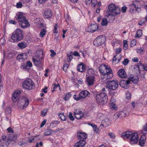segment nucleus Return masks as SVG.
Instances as JSON below:
<instances>
[{"label":"nucleus","mask_w":147,"mask_h":147,"mask_svg":"<svg viewBox=\"0 0 147 147\" xmlns=\"http://www.w3.org/2000/svg\"><path fill=\"white\" fill-rule=\"evenodd\" d=\"M121 137L124 139L129 138L130 143L132 144L136 143L139 140L138 133H133L131 131H127L122 133Z\"/></svg>","instance_id":"nucleus-1"},{"label":"nucleus","mask_w":147,"mask_h":147,"mask_svg":"<svg viewBox=\"0 0 147 147\" xmlns=\"http://www.w3.org/2000/svg\"><path fill=\"white\" fill-rule=\"evenodd\" d=\"M100 73L104 76L103 78L109 79L113 76L112 70L108 66L102 64L98 68Z\"/></svg>","instance_id":"nucleus-2"},{"label":"nucleus","mask_w":147,"mask_h":147,"mask_svg":"<svg viewBox=\"0 0 147 147\" xmlns=\"http://www.w3.org/2000/svg\"><path fill=\"white\" fill-rule=\"evenodd\" d=\"M17 19L20 22L19 25L21 28H25L30 26V24L23 13H19L17 15Z\"/></svg>","instance_id":"nucleus-3"},{"label":"nucleus","mask_w":147,"mask_h":147,"mask_svg":"<svg viewBox=\"0 0 147 147\" xmlns=\"http://www.w3.org/2000/svg\"><path fill=\"white\" fill-rule=\"evenodd\" d=\"M120 12V10L119 7L116 6L114 4H110L108 7V9L107 10L106 15L107 16H116L119 14Z\"/></svg>","instance_id":"nucleus-4"},{"label":"nucleus","mask_w":147,"mask_h":147,"mask_svg":"<svg viewBox=\"0 0 147 147\" xmlns=\"http://www.w3.org/2000/svg\"><path fill=\"white\" fill-rule=\"evenodd\" d=\"M44 57L43 51L39 50L36 52L35 56L32 58L33 61L34 65L37 66H39L41 65V60Z\"/></svg>","instance_id":"nucleus-5"},{"label":"nucleus","mask_w":147,"mask_h":147,"mask_svg":"<svg viewBox=\"0 0 147 147\" xmlns=\"http://www.w3.org/2000/svg\"><path fill=\"white\" fill-rule=\"evenodd\" d=\"M23 37L22 31L20 29H17L12 33L11 38L13 42H15L22 40Z\"/></svg>","instance_id":"nucleus-6"},{"label":"nucleus","mask_w":147,"mask_h":147,"mask_svg":"<svg viewBox=\"0 0 147 147\" xmlns=\"http://www.w3.org/2000/svg\"><path fill=\"white\" fill-rule=\"evenodd\" d=\"M96 99L100 104H103L107 102L108 97L105 92H100L96 94Z\"/></svg>","instance_id":"nucleus-7"},{"label":"nucleus","mask_w":147,"mask_h":147,"mask_svg":"<svg viewBox=\"0 0 147 147\" xmlns=\"http://www.w3.org/2000/svg\"><path fill=\"white\" fill-rule=\"evenodd\" d=\"M29 100L26 97H21L18 102L17 106L20 109L26 108L28 105Z\"/></svg>","instance_id":"nucleus-8"},{"label":"nucleus","mask_w":147,"mask_h":147,"mask_svg":"<svg viewBox=\"0 0 147 147\" xmlns=\"http://www.w3.org/2000/svg\"><path fill=\"white\" fill-rule=\"evenodd\" d=\"M23 88L28 90H32L35 88L34 82L30 79H28L24 81L22 84Z\"/></svg>","instance_id":"nucleus-9"},{"label":"nucleus","mask_w":147,"mask_h":147,"mask_svg":"<svg viewBox=\"0 0 147 147\" xmlns=\"http://www.w3.org/2000/svg\"><path fill=\"white\" fill-rule=\"evenodd\" d=\"M118 82L117 80L108 81L107 84V86L109 89L113 90H116L118 87Z\"/></svg>","instance_id":"nucleus-10"},{"label":"nucleus","mask_w":147,"mask_h":147,"mask_svg":"<svg viewBox=\"0 0 147 147\" xmlns=\"http://www.w3.org/2000/svg\"><path fill=\"white\" fill-rule=\"evenodd\" d=\"M141 132L144 136H141L139 142V144L140 145L142 146L145 143L146 138L144 135L147 134V123L144 126L143 129L141 130Z\"/></svg>","instance_id":"nucleus-11"},{"label":"nucleus","mask_w":147,"mask_h":147,"mask_svg":"<svg viewBox=\"0 0 147 147\" xmlns=\"http://www.w3.org/2000/svg\"><path fill=\"white\" fill-rule=\"evenodd\" d=\"M105 40V37L102 36H98L94 41L93 44L96 46H99L104 43Z\"/></svg>","instance_id":"nucleus-12"},{"label":"nucleus","mask_w":147,"mask_h":147,"mask_svg":"<svg viewBox=\"0 0 147 147\" xmlns=\"http://www.w3.org/2000/svg\"><path fill=\"white\" fill-rule=\"evenodd\" d=\"M74 115L76 119H79L83 117L84 115L82 111L79 109H77L74 110Z\"/></svg>","instance_id":"nucleus-13"},{"label":"nucleus","mask_w":147,"mask_h":147,"mask_svg":"<svg viewBox=\"0 0 147 147\" xmlns=\"http://www.w3.org/2000/svg\"><path fill=\"white\" fill-rule=\"evenodd\" d=\"M22 92V91L21 90H18L14 92L12 97V99L13 102H16L18 100H19V99L21 98H19V96Z\"/></svg>","instance_id":"nucleus-14"},{"label":"nucleus","mask_w":147,"mask_h":147,"mask_svg":"<svg viewBox=\"0 0 147 147\" xmlns=\"http://www.w3.org/2000/svg\"><path fill=\"white\" fill-rule=\"evenodd\" d=\"M129 80H122L119 83L120 86L124 88H128V85L129 84Z\"/></svg>","instance_id":"nucleus-15"},{"label":"nucleus","mask_w":147,"mask_h":147,"mask_svg":"<svg viewBox=\"0 0 147 147\" xmlns=\"http://www.w3.org/2000/svg\"><path fill=\"white\" fill-rule=\"evenodd\" d=\"M95 77L93 76H89L86 78V82L89 86L93 85L94 84Z\"/></svg>","instance_id":"nucleus-16"},{"label":"nucleus","mask_w":147,"mask_h":147,"mask_svg":"<svg viewBox=\"0 0 147 147\" xmlns=\"http://www.w3.org/2000/svg\"><path fill=\"white\" fill-rule=\"evenodd\" d=\"M98 28V26L96 24H91L88 26L87 31L89 32H94L96 31Z\"/></svg>","instance_id":"nucleus-17"},{"label":"nucleus","mask_w":147,"mask_h":147,"mask_svg":"<svg viewBox=\"0 0 147 147\" xmlns=\"http://www.w3.org/2000/svg\"><path fill=\"white\" fill-rule=\"evenodd\" d=\"M77 137L79 139H81V140L85 141V140L87 138V134L85 132H78L77 133Z\"/></svg>","instance_id":"nucleus-18"},{"label":"nucleus","mask_w":147,"mask_h":147,"mask_svg":"<svg viewBox=\"0 0 147 147\" xmlns=\"http://www.w3.org/2000/svg\"><path fill=\"white\" fill-rule=\"evenodd\" d=\"M28 57L27 54L26 53L20 54L17 57V59L19 61H22L26 59Z\"/></svg>","instance_id":"nucleus-19"},{"label":"nucleus","mask_w":147,"mask_h":147,"mask_svg":"<svg viewBox=\"0 0 147 147\" xmlns=\"http://www.w3.org/2000/svg\"><path fill=\"white\" fill-rule=\"evenodd\" d=\"M111 123V121L109 120L108 118L104 119L102 122V124L100 125L106 127L108 126Z\"/></svg>","instance_id":"nucleus-20"},{"label":"nucleus","mask_w":147,"mask_h":147,"mask_svg":"<svg viewBox=\"0 0 147 147\" xmlns=\"http://www.w3.org/2000/svg\"><path fill=\"white\" fill-rule=\"evenodd\" d=\"M136 67L137 69H138L139 73H140V71H143L144 70L147 71V67H144L143 65L140 63H138Z\"/></svg>","instance_id":"nucleus-21"},{"label":"nucleus","mask_w":147,"mask_h":147,"mask_svg":"<svg viewBox=\"0 0 147 147\" xmlns=\"http://www.w3.org/2000/svg\"><path fill=\"white\" fill-rule=\"evenodd\" d=\"M89 92L86 90H84L81 92L79 94V98L81 99L86 98L89 94Z\"/></svg>","instance_id":"nucleus-22"},{"label":"nucleus","mask_w":147,"mask_h":147,"mask_svg":"<svg viewBox=\"0 0 147 147\" xmlns=\"http://www.w3.org/2000/svg\"><path fill=\"white\" fill-rule=\"evenodd\" d=\"M85 144V141L80 140L75 144L74 147H84Z\"/></svg>","instance_id":"nucleus-23"},{"label":"nucleus","mask_w":147,"mask_h":147,"mask_svg":"<svg viewBox=\"0 0 147 147\" xmlns=\"http://www.w3.org/2000/svg\"><path fill=\"white\" fill-rule=\"evenodd\" d=\"M77 69L78 71L82 72H84L86 70L84 64L82 63L77 66Z\"/></svg>","instance_id":"nucleus-24"},{"label":"nucleus","mask_w":147,"mask_h":147,"mask_svg":"<svg viewBox=\"0 0 147 147\" xmlns=\"http://www.w3.org/2000/svg\"><path fill=\"white\" fill-rule=\"evenodd\" d=\"M118 76L121 78H125L126 76V74L123 69H121L119 70L118 72Z\"/></svg>","instance_id":"nucleus-25"},{"label":"nucleus","mask_w":147,"mask_h":147,"mask_svg":"<svg viewBox=\"0 0 147 147\" xmlns=\"http://www.w3.org/2000/svg\"><path fill=\"white\" fill-rule=\"evenodd\" d=\"M115 101V100L114 99V98L113 97H112L111 99V104L110 107L111 108L114 110H116L117 109V106H116L115 104L113 103Z\"/></svg>","instance_id":"nucleus-26"},{"label":"nucleus","mask_w":147,"mask_h":147,"mask_svg":"<svg viewBox=\"0 0 147 147\" xmlns=\"http://www.w3.org/2000/svg\"><path fill=\"white\" fill-rule=\"evenodd\" d=\"M128 80H129V83L132 81L134 84L137 83L138 81V78L137 76L130 77Z\"/></svg>","instance_id":"nucleus-27"},{"label":"nucleus","mask_w":147,"mask_h":147,"mask_svg":"<svg viewBox=\"0 0 147 147\" xmlns=\"http://www.w3.org/2000/svg\"><path fill=\"white\" fill-rule=\"evenodd\" d=\"M15 56L14 54L13 53H8L7 55H4V59L6 58L7 59H11L13 58Z\"/></svg>","instance_id":"nucleus-28"},{"label":"nucleus","mask_w":147,"mask_h":147,"mask_svg":"<svg viewBox=\"0 0 147 147\" xmlns=\"http://www.w3.org/2000/svg\"><path fill=\"white\" fill-rule=\"evenodd\" d=\"M44 15L46 18H49L51 17L52 16V12L51 11L48 10L45 11Z\"/></svg>","instance_id":"nucleus-29"},{"label":"nucleus","mask_w":147,"mask_h":147,"mask_svg":"<svg viewBox=\"0 0 147 147\" xmlns=\"http://www.w3.org/2000/svg\"><path fill=\"white\" fill-rule=\"evenodd\" d=\"M27 44L26 43L21 42L18 44V46L21 49H22L27 47Z\"/></svg>","instance_id":"nucleus-30"},{"label":"nucleus","mask_w":147,"mask_h":147,"mask_svg":"<svg viewBox=\"0 0 147 147\" xmlns=\"http://www.w3.org/2000/svg\"><path fill=\"white\" fill-rule=\"evenodd\" d=\"M9 139L10 141H13L16 142L17 140V136L13 135H11L9 138Z\"/></svg>","instance_id":"nucleus-31"},{"label":"nucleus","mask_w":147,"mask_h":147,"mask_svg":"<svg viewBox=\"0 0 147 147\" xmlns=\"http://www.w3.org/2000/svg\"><path fill=\"white\" fill-rule=\"evenodd\" d=\"M133 4L135 8H136L140 6V3L137 1H133Z\"/></svg>","instance_id":"nucleus-32"},{"label":"nucleus","mask_w":147,"mask_h":147,"mask_svg":"<svg viewBox=\"0 0 147 147\" xmlns=\"http://www.w3.org/2000/svg\"><path fill=\"white\" fill-rule=\"evenodd\" d=\"M11 112V108L9 107H7L6 108L5 113L6 114H10Z\"/></svg>","instance_id":"nucleus-33"},{"label":"nucleus","mask_w":147,"mask_h":147,"mask_svg":"<svg viewBox=\"0 0 147 147\" xmlns=\"http://www.w3.org/2000/svg\"><path fill=\"white\" fill-rule=\"evenodd\" d=\"M142 30H139L137 31L136 37L137 38H139L142 36Z\"/></svg>","instance_id":"nucleus-34"},{"label":"nucleus","mask_w":147,"mask_h":147,"mask_svg":"<svg viewBox=\"0 0 147 147\" xmlns=\"http://www.w3.org/2000/svg\"><path fill=\"white\" fill-rule=\"evenodd\" d=\"M46 32V30L45 29H42L40 34V36L41 37H43L45 34Z\"/></svg>","instance_id":"nucleus-35"},{"label":"nucleus","mask_w":147,"mask_h":147,"mask_svg":"<svg viewBox=\"0 0 147 147\" xmlns=\"http://www.w3.org/2000/svg\"><path fill=\"white\" fill-rule=\"evenodd\" d=\"M101 24L102 26L107 25L108 24V22L107 19L106 18H103L102 19Z\"/></svg>","instance_id":"nucleus-36"},{"label":"nucleus","mask_w":147,"mask_h":147,"mask_svg":"<svg viewBox=\"0 0 147 147\" xmlns=\"http://www.w3.org/2000/svg\"><path fill=\"white\" fill-rule=\"evenodd\" d=\"M120 118L125 117L126 113L125 111H121L119 113Z\"/></svg>","instance_id":"nucleus-37"},{"label":"nucleus","mask_w":147,"mask_h":147,"mask_svg":"<svg viewBox=\"0 0 147 147\" xmlns=\"http://www.w3.org/2000/svg\"><path fill=\"white\" fill-rule=\"evenodd\" d=\"M59 117L63 121H65L66 120V117L62 113H60L59 115Z\"/></svg>","instance_id":"nucleus-38"},{"label":"nucleus","mask_w":147,"mask_h":147,"mask_svg":"<svg viewBox=\"0 0 147 147\" xmlns=\"http://www.w3.org/2000/svg\"><path fill=\"white\" fill-rule=\"evenodd\" d=\"M40 20L39 18H36V20H35V23H36V24L38 23V24L39 25V26L40 28H41L42 27L43 24L40 22V21L39 22H37V21Z\"/></svg>","instance_id":"nucleus-39"},{"label":"nucleus","mask_w":147,"mask_h":147,"mask_svg":"<svg viewBox=\"0 0 147 147\" xmlns=\"http://www.w3.org/2000/svg\"><path fill=\"white\" fill-rule=\"evenodd\" d=\"M71 94L70 93L68 92L66 94L65 96L64 97V99L65 100H68L69 98L71 97Z\"/></svg>","instance_id":"nucleus-40"},{"label":"nucleus","mask_w":147,"mask_h":147,"mask_svg":"<svg viewBox=\"0 0 147 147\" xmlns=\"http://www.w3.org/2000/svg\"><path fill=\"white\" fill-rule=\"evenodd\" d=\"M88 125H90L92 127L93 129L95 131H97L98 128L96 125L93 124H90L89 123H88Z\"/></svg>","instance_id":"nucleus-41"},{"label":"nucleus","mask_w":147,"mask_h":147,"mask_svg":"<svg viewBox=\"0 0 147 147\" xmlns=\"http://www.w3.org/2000/svg\"><path fill=\"white\" fill-rule=\"evenodd\" d=\"M143 49L142 48H139L136 49V51L139 54H142L143 53Z\"/></svg>","instance_id":"nucleus-42"},{"label":"nucleus","mask_w":147,"mask_h":147,"mask_svg":"<svg viewBox=\"0 0 147 147\" xmlns=\"http://www.w3.org/2000/svg\"><path fill=\"white\" fill-rule=\"evenodd\" d=\"M47 109H45L42 111L41 113V115L43 116H44L47 113Z\"/></svg>","instance_id":"nucleus-43"},{"label":"nucleus","mask_w":147,"mask_h":147,"mask_svg":"<svg viewBox=\"0 0 147 147\" xmlns=\"http://www.w3.org/2000/svg\"><path fill=\"white\" fill-rule=\"evenodd\" d=\"M129 60L127 59H125L122 61V63L125 65H127L129 63Z\"/></svg>","instance_id":"nucleus-44"},{"label":"nucleus","mask_w":147,"mask_h":147,"mask_svg":"<svg viewBox=\"0 0 147 147\" xmlns=\"http://www.w3.org/2000/svg\"><path fill=\"white\" fill-rule=\"evenodd\" d=\"M119 118H120L119 113H115L114 115L113 119L116 120Z\"/></svg>","instance_id":"nucleus-45"},{"label":"nucleus","mask_w":147,"mask_h":147,"mask_svg":"<svg viewBox=\"0 0 147 147\" xmlns=\"http://www.w3.org/2000/svg\"><path fill=\"white\" fill-rule=\"evenodd\" d=\"M58 26L57 24H56L54 26V29L53 31L55 33H57L58 32L57 28Z\"/></svg>","instance_id":"nucleus-46"},{"label":"nucleus","mask_w":147,"mask_h":147,"mask_svg":"<svg viewBox=\"0 0 147 147\" xmlns=\"http://www.w3.org/2000/svg\"><path fill=\"white\" fill-rule=\"evenodd\" d=\"M68 116L71 120L74 121V118L73 116L72 113H71L70 112L69 113Z\"/></svg>","instance_id":"nucleus-47"},{"label":"nucleus","mask_w":147,"mask_h":147,"mask_svg":"<svg viewBox=\"0 0 147 147\" xmlns=\"http://www.w3.org/2000/svg\"><path fill=\"white\" fill-rule=\"evenodd\" d=\"M131 94L129 92H127L126 94V98L128 99H130L131 98Z\"/></svg>","instance_id":"nucleus-48"},{"label":"nucleus","mask_w":147,"mask_h":147,"mask_svg":"<svg viewBox=\"0 0 147 147\" xmlns=\"http://www.w3.org/2000/svg\"><path fill=\"white\" fill-rule=\"evenodd\" d=\"M91 3H92V6L93 7L96 6V4L97 3L96 0H92Z\"/></svg>","instance_id":"nucleus-49"},{"label":"nucleus","mask_w":147,"mask_h":147,"mask_svg":"<svg viewBox=\"0 0 147 147\" xmlns=\"http://www.w3.org/2000/svg\"><path fill=\"white\" fill-rule=\"evenodd\" d=\"M20 68L22 69H28V67L27 66L26 64H24L22 65L21 67Z\"/></svg>","instance_id":"nucleus-50"},{"label":"nucleus","mask_w":147,"mask_h":147,"mask_svg":"<svg viewBox=\"0 0 147 147\" xmlns=\"http://www.w3.org/2000/svg\"><path fill=\"white\" fill-rule=\"evenodd\" d=\"M53 85L54 86V87H53V89L54 90L56 89L57 88H59V90H61L60 87L58 84L57 85L56 84L54 83Z\"/></svg>","instance_id":"nucleus-51"},{"label":"nucleus","mask_w":147,"mask_h":147,"mask_svg":"<svg viewBox=\"0 0 147 147\" xmlns=\"http://www.w3.org/2000/svg\"><path fill=\"white\" fill-rule=\"evenodd\" d=\"M50 51L51 53L50 55L51 57H53L54 56H55L56 55V53L53 50H51Z\"/></svg>","instance_id":"nucleus-52"},{"label":"nucleus","mask_w":147,"mask_h":147,"mask_svg":"<svg viewBox=\"0 0 147 147\" xmlns=\"http://www.w3.org/2000/svg\"><path fill=\"white\" fill-rule=\"evenodd\" d=\"M108 135L112 139L114 138H115V135L112 133H109L108 134Z\"/></svg>","instance_id":"nucleus-53"},{"label":"nucleus","mask_w":147,"mask_h":147,"mask_svg":"<svg viewBox=\"0 0 147 147\" xmlns=\"http://www.w3.org/2000/svg\"><path fill=\"white\" fill-rule=\"evenodd\" d=\"M73 57L72 55H68V57L67 59V60L68 61H70L73 58Z\"/></svg>","instance_id":"nucleus-54"},{"label":"nucleus","mask_w":147,"mask_h":147,"mask_svg":"<svg viewBox=\"0 0 147 147\" xmlns=\"http://www.w3.org/2000/svg\"><path fill=\"white\" fill-rule=\"evenodd\" d=\"M68 65L67 64H65L63 67V70L65 71H66L67 69L68 68Z\"/></svg>","instance_id":"nucleus-55"},{"label":"nucleus","mask_w":147,"mask_h":147,"mask_svg":"<svg viewBox=\"0 0 147 147\" xmlns=\"http://www.w3.org/2000/svg\"><path fill=\"white\" fill-rule=\"evenodd\" d=\"M22 4L21 2H18L17 3L16 7L17 8H21L22 6Z\"/></svg>","instance_id":"nucleus-56"},{"label":"nucleus","mask_w":147,"mask_h":147,"mask_svg":"<svg viewBox=\"0 0 147 147\" xmlns=\"http://www.w3.org/2000/svg\"><path fill=\"white\" fill-rule=\"evenodd\" d=\"M27 66L28 67H31L32 66V64L30 61H28L26 63Z\"/></svg>","instance_id":"nucleus-57"},{"label":"nucleus","mask_w":147,"mask_h":147,"mask_svg":"<svg viewBox=\"0 0 147 147\" xmlns=\"http://www.w3.org/2000/svg\"><path fill=\"white\" fill-rule=\"evenodd\" d=\"M145 21L144 20H141L138 23V24L140 26H143L144 24Z\"/></svg>","instance_id":"nucleus-58"},{"label":"nucleus","mask_w":147,"mask_h":147,"mask_svg":"<svg viewBox=\"0 0 147 147\" xmlns=\"http://www.w3.org/2000/svg\"><path fill=\"white\" fill-rule=\"evenodd\" d=\"M127 9V7L125 6H124L122 7L121 9V11L122 13H125Z\"/></svg>","instance_id":"nucleus-59"},{"label":"nucleus","mask_w":147,"mask_h":147,"mask_svg":"<svg viewBox=\"0 0 147 147\" xmlns=\"http://www.w3.org/2000/svg\"><path fill=\"white\" fill-rule=\"evenodd\" d=\"M7 130L9 133H13V131L11 127L8 128Z\"/></svg>","instance_id":"nucleus-60"},{"label":"nucleus","mask_w":147,"mask_h":147,"mask_svg":"<svg viewBox=\"0 0 147 147\" xmlns=\"http://www.w3.org/2000/svg\"><path fill=\"white\" fill-rule=\"evenodd\" d=\"M109 93L112 96H114L116 94V92H113L112 91H109Z\"/></svg>","instance_id":"nucleus-61"},{"label":"nucleus","mask_w":147,"mask_h":147,"mask_svg":"<svg viewBox=\"0 0 147 147\" xmlns=\"http://www.w3.org/2000/svg\"><path fill=\"white\" fill-rule=\"evenodd\" d=\"M139 59L137 57H135L132 59V61L135 62H137L138 61Z\"/></svg>","instance_id":"nucleus-62"},{"label":"nucleus","mask_w":147,"mask_h":147,"mask_svg":"<svg viewBox=\"0 0 147 147\" xmlns=\"http://www.w3.org/2000/svg\"><path fill=\"white\" fill-rule=\"evenodd\" d=\"M45 135L46 136H48L50 135L51 134V131L49 130H47L45 133Z\"/></svg>","instance_id":"nucleus-63"},{"label":"nucleus","mask_w":147,"mask_h":147,"mask_svg":"<svg viewBox=\"0 0 147 147\" xmlns=\"http://www.w3.org/2000/svg\"><path fill=\"white\" fill-rule=\"evenodd\" d=\"M74 98L76 100L78 101L80 99L79 98V97H77V96L76 95H74L73 96Z\"/></svg>","instance_id":"nucleus-64"}]
</instances>
